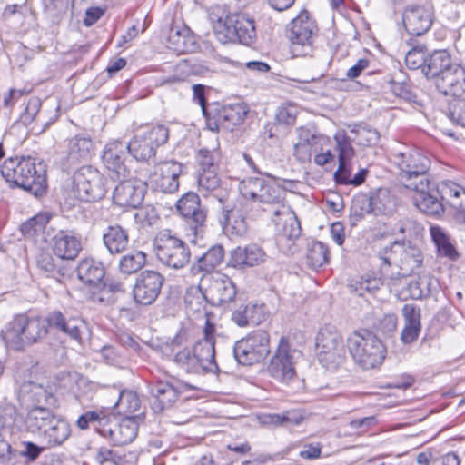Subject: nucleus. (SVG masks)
I'll return each mask as SVG.
<instances>
[{"mask_svg": "<svg viewBox=\"0 0 465 465\" xmlns=\"http://www.w3.org/2000/svg\"><path fill=\"white\" fill-rule=\"evenodd\" d=\"M433 22V11L430 5H411L403 13V25L411 35L420 36L430 28Z\"/></svg>", "mask_w": 465, "mask_h": 465, "instance_id": "obj_22", "label": "nucleus"}, {"mask_svg": "<svg viewBox=\"0 0 465 465\" xmlns=\"http://www.w3.org/2000/svg\"><path fill=\"white\" fill-rule=\"evenodd\" d=\"M302 357V351L293 348L288 338L282 337L267 366V372L274 380L288 383L296 377V365Z\"/></svg>", "mask_w": 465, "mask_h": 465, "instance_id": "obj_7", "label": "nucleus"}, {"mask_svg": "<svg viewBox=\"0 0 465 465\" xmlns=\"http://www.w3.org/2000/svg\"><path fill=\"white\" fill-rule=\"evenodd\" d=\"M201 365H203V371H218V364L215 361V341L210 339L199 340L192 348Z\"/></svg>", "mask_w": 465, "mask_h": 465, "instance_id": "obj_34", "label": "nucleus"}, {"mask_svg": "<svg viewBox=\"0 0 465 465\" xmlns=\"http://www.w3.org/2000/svg\"><path fill=\"white\" fill-rule=\"evenodd\" d=\"M143 419V414L128 415L116 423L108 418L101 436L109 439L115 446L130 444L136 438L139 423Z\"/></svg>", "mask_w": 465, "mask_h": 465, "instance_id": "obj_19", "label": "nucleus"}, {"mask_svg": "<svg viewBox=\"0 0 465 465\" xmlns=\"http://www.w3.org/2000/svg\"><path fill=\"white\" fill-rule=\"evenodd\" d=\"M164 277L153 270H145L136 278L133 287V297L136 303L141 305L153 304L159 296Z\"/></svg>", "mask_w": 465, "mask_h": 465, "instance_id": "obj_18", "label": "nucleus"}, {"mask_svg": "<svg viewBox=\"0 0 465 465\" xmlns=\"http://www.w3.org/2000/svg\"><path fill=\"white\" fill-rule=\"evenodd\" d=\"M37 268L45 272L46 276L55 278L60 281L68 275V268L63 264V261H57L48 252H41L36 257Z\"/></svg>", "mask_w": 465, "mask_h": 465, "instance_id": "obj_39", "label": "nucleus"}, {"mask_svg": "<svg viewBox=\"0 0 465 465\" xmlns=\"http://www.w3.org/2000/svg\"><path fill=\"white\" fill-rule=\"evenodd\" d=\"M260 310L261 308L254 304H242L232 312L231 319L239 327L256 325L261 322Z\"/></svg>", "mask_w": 465, "mask_h": 465, "instance_id": "obj_43", "label": "nucleus"}, {"mask_svg": "<svg viewBox=\"0 0 465 465\" xmlns=\"http://www.w3.org/2000/svg\"><path fill=\"white\" fill-rule=\"evenodd\" d=\"M317 30L315 21L306 10L302 11L291 21L286 35L292 44V51L294 55L306 56L312 52Z\"/></svg>", "mask_w": 465, "mask_h": 465, "instance_id": "obj_10", "label": "nucleus"}, {"mask_svg": "<svg viewBox=\"0 0 465 465\" xmlns=\"http://www.w3.org/2000/svg\"><path fill=\"white\" fill-rule=\"evenodd\" d=\"M140 404L141 401L136 392L124 390L120 392L115 407L119 411L131 414L139 410Z\"/></svg>", "mask_w": 465, "mask_h": 465, "instance_id": "obj_57", "label": "nucleus"}, {"mask_svg": "<svg viewBox=\"0 0 465 465\" xmlns=\"http://www.w3.org/2000/svg\"><path fill=\"white\" fill-rule=\"evenodd\" d=\"M346 360L344 346H338L333 350L318 352L320 364L329 371H336Z\"/></svg>", "mask_w": 465, "mask_h": 465, "instance_id": "obj_47", "label": "nucleus"}, {"mask_svg": "<svg viewBox=\"0 0 465 465\" xmlns=\"http://www.w3.org/2000/svg\"><path fill=\"white\" fill-rule=\"evenodd\" d=\"M456 62L445 49L434 50L429 54V58L423 74L432 83L447 71Z\"/></svg>", "mask_w": 465, "mask_h": 465, "instance_id": "obj_33", "label": "nucleus"}, {"mask_svg": "<svg viewBox=\"0 0 465 465\" xmlns=\"http://www.w3.org/2000/svg\"><path fill=\"white\" fill-rule=\"evenodd\" d=\"M125 143L118 140L109 142L104 147L102 159L114 181L124 179L128 174V169L124 164L129 153Z\"/></svg>", "mask_w": 465, "mask_h": 465, "instance_id": "obj_21", "label": "nucleus"}, {"mask_svg": "<svg viewBox=\"0 0 465 465\" xmlns=\"http://www.w3.org/2000/svg\"><path fill=\"white\" fill-rule=\"evenodd\" d=\"M43 318L45 320L47 332L49 329H51L62 332L74 340H79L81 338V331L79 328L80 321L78 319L68 317L66 313L58 310L48 312Z\"/></svg>", "mask_w": 465, "mask_h": 465, "instance_id": "obj_28", "label": "nucleus"}, {"mask_svg": "<svg viewBox=\"0 0 465 465\" xmlns=\"http://www.w3.org/2000/svg\"><path fill=\"white\" fill-rule=\"evenodd\" d=\"M237 293L236 285L227 275L213 277L206 291V298L213 306L232 302Z\"/></svg>", "mask_w": 465, "mask_h": 465, "instance_id": "obj_25", "label": "nucleus"}, {"mask_svg": "<svg viewBox=\"0 0 465 465\" xmlns=\"http://www.w3.org/2000/svg\"><path fill=\"white\" fill-rule=\"evenodd\" d=\"M102 239L107 252L114 256L123 254L130 245L129 230L118 223L107 226Z\"/></svg>", "mask_w": 465, "mask_h": 465, "instance_id": "obj_29", "label": "nucleus"}, {"mask_svg": "<svg viewBox=\"0 0 465 465\" xmlns=\"http://www.w3.org/2000/svg\"><path fill=\"white\" fill-rule=\"evenodd\" d=\"M264 251L257 244L238 246L231 251L228 265L236 269L257 266L265 261Z\"/></svg>", "mask_w": 465, "mask_h": 465, "instance_id": "obj_27", "label": "nucleus"}, {"mask_svg": "<svg viewBox=\"0 0 465 465\" xmlns=\"http://www.w3.org/2000/svg\"><path fill=\"white\" fill-rule=\"evenodd\" d=\"M50 422L43 437L47 448H54L62 445L70 437L71 429L66 420L56 416Z\"/></svg>", "mask_w": 465, "mask_h": 465, "instance_id": "obj_36", "label": "nucleus"}, {"mask_svg": "<svg viewBox=\"0 0 465 465\" xmlns=\"http://www.w3.org/2000/svg\"><path fill=\"white\" fill-rule=\"evenodd\" d=\"M354 134L357 143L362 146H371L378 143L380 139L379 132L368 124H361L351 129Z\"/></svg>", "mask_w": 465, "mask_h": 465, "instance_id": "obj_54", "label": "nucleus"}, {"mask_svg": "<svg viewBox=\"0 0 465 465\" xmlns=\"http://www.w3.org/2000/svg\"><path fill=\"white\" fill-rule=\"evenodd\" d=\"M430 235L437 247L438 253L440 256L447 257L451 261H456L458 259L459 253L456 248L450 242L449 236L440 227L431 226Z\"/></svg>", "mask_w": 465, "mask_h": 465, "instance_id": "obj_44", "label": "nucleus"}, {"mask_svg": "<svg viewBox=\"0 0 465 465\" xmlns=\"http://www.w3.org/2000/svg\"><path fill=\"white\" fill-rule=\"evenodd\" d=\"M448 116L453 123L465 127V99L451 100L449 103Z\"/></svg>", "mask_w": 465, "mask_h": 465, "instance_id": "obj_59", "label": "nucleus"}, {"mask_svg": "<svg viewBox=\"0 0 465 465\" xmlns=\"http://www.w3.org/2000/svg\"><path fill=\"white\" fill-rule=\"evenodd\" d=\"M330 252L327 245L322 242H312L308 246L307 263L313 269H318L329 263Z\"/></svg>", "mask_w": 465, "mask_h": 465, "instance_id": "obj_46", "label": "nucleus"}, {"mask_svg": "<svg viewBox=\"0 0 465 465\" xmlns=\"http://www.w3.org/2000/svg\"><path fill=\"white\" fill-rule=\"evenodd\" d=\"M279 216L284 217L282 228L279 229L282 236L292 241L298 239L301 235L302 228L296 215L287 207Z\"/></svg>", "mask_w": 465, "mask_h": 465, "instance_id": "obj_51", "label": "nucleus"}, {"mask_svg": "<svg viewBox=\"0 0 465 465\" xmlns=\"http://www.w3.org/2000/svg\"><path fill=\"white\" fill-rule=\"evenodd\" d=\"M404 252V241H394L391 244L381 248L379 252V258L384 264L390 266L395 264L398 266L400 254Z\"/></svg>", "mask_w": 465, "mask_h": 465, "instance_id": "obj_56", "label": "nucleus"}, {"mask_svg": "<svg viewBox=\"0 0 465 465\" xmlns=\"http://www.w3.org/2000/svg\"><path fill=\"white\" fill-rule=\"evenodd\" d=\"M76 272L78 279L83 283L101 288L102 281L105 275V269L101 262L94 258H84L79 262Z\"/></svg>", "mask_w": 465, "mask_h": 465, "instance_id": "obj_31", "label": "nucleus"}, {"mask_svg": "<svg viewBox=\"0 0 465 465\" xmlns=\"http://www.w3.org/2000/svg\"><path fill=\"white\" fill-rule=\"evenodd\" d=\"M2 176L9 183L20 187L35 197L46 193V165L32 157L9 158L0 168Z\"/></svg>", "mask_w": 465, "mask_h": 465, "instance_id": "obj_1", "label": "nucleus"}, {"mask_svg": "<svg viewBox=\"0 0 465 465\" xmlns=\"http://www.w3.org/2000/svg\"><path fill=\"white\" fill-rule=\"evenodd\" d=\"M135 222L142 227L152 226L159 219L158 213L153 205L140 207L134 214Z\"/></svg>", "mask_w": 465, "mask_h": 465, "instance_id": "obj_60", "label": "nucleus"}, {"mask_svg": "<svg viewBox=\"0 0 465 465\" xmlns=\"http://www.w3.org/2000/svg\"><path fill=\"white\" fill-rule=\"evenodd\" d=\"M343 346L340 333L329 328L321 329L316 337V349L318 352L333 350Z\"/></svg>", "mask_w": 465, "mask_h": 465, "instance_id": "obj_50", "label": "nucleus"}, {"mask_svg": "<svg viewBox=\"0 0 465 465\" xmlns=\"http://www.w3.org/2000/svg\"><path fill=\"white\" fill-rule=\"evenodd\" d=\"M270 336L258 330L237 341L233 346V356L241 365H252L264 360L270 352Z\"/></svg>", "mask_w": 465, "mask_h": 465, "instance_id": "obj_11", "label": "nucleus"}, {"mask_svg": "<svg viewBox=\"0 0 465 465\" xmlns=\"http://www.w3.org/2000/svg\"><path fill=\"white\" fill-rule=\"evenodd\" d=\"M107 419L108 417L102 412L88 411L79 416L76 425L80 430H87L92 426L101 435L102 430L106 425Z\"/></svg>", "mask_w": 465, "mask_h": 465, "instance_id": "obj_52", "label": "nucleus"}, {"mask_svg": "<svg viewBox=\"0 0 465 465\" xmlns=\"http://www.w3.org/2000/svg\"><path fill=\"white\" fill-rule=\"evenodd\" d=\"M0 336L10 350L25 351L26 348L39 344L46 338L45 320L41 316L16 314L2 329Z\"/></svg>", "mask_w": 465, "mask_h": 465, "instance_id": "obj_2", "label": "nucleus"}, {"mask_svg": "<svg viewBox=\"0 0 465 465\" xmlns=\"http://www.w3.org/2000/svg\"><path fill=\"white\" fill-rule=\"evenodd\" d=\"M153 246L157 259L170 268L182 269L190 262L189 247L169 229L157 233Z\"/></svg>", "mask_w": 465, "mask_h": 465, "instance_id": "obj_6", "label": "nucleus"}, {"mask_svg": "<svg viewBox=\"0 0 465 465\" xmlns=\"http://www.w3.org/2000/svg\"><path fill=\"white\" fill-rule=\"evenodd\" d=\"M372 214H390L394 211L395 200L386 189H379L371 194Z\"/></svg>", "mask_w": 465, "mask_h": 465, "instance_id": "obj_48", "label": "nucleus"}, {"mask_svg": "<svg viewBox=\"0 0 465 465\" xmlns=\"http://www.w3.org/2000/svg\"><path fill=\"white\" fill-rule=\"evenodd\" d=\"M439 191L442 199H446L453 209L465 205V189L460 184L450 180L443 181Z\"/></svg>", "mask_w": 465, "mask_h": 465, "instance_id": "obj_45", "label": "nucleus"}, {"mask_svg": "<svg viewBox=\"0 0 465 465\" xmlns=\"http://www.w3.org/2000/svg\"><path fill=\"white\" fill-rule=\"evenodd\" d=\"M222 29L217 31L220 41L232 42L250 45L256 39V29L253 18L244 14H232L225 17Z\"/></svg>", "mask_w": 465, "mask_h": 465, "instance_id": "obj_12", "label": "nucleus"}, {"mask_svg": "<svg viewBox=\"0 0 465 465\" xmlns=\"http://www.w3.org/2000/svg\"><path fill=\"white\" fill-rule=\"evenodd\" d=\"M53 253L61 261H74L83 250L82 237L74 230H59L50 241Z\"/></svg>", "mask_w": 465, "mask_h": 465, "instance_id": "obj_20", "label": "nucleus"}, {"mask_svg": "<svg viewBox=\"0 0 465 465\" xmlns=\"http://www.w3.org/2000/svg\"><path fill=\"white\" fill-rule=\"evenodd\" d=\"M432 280L429 275L419 276L406 287L408 297L413 300L427 298L431 293Z\"/></svg>", "mask_w": 465, "mask_h": 465, "instance_id": "obj_53", "label": "nucleus"}, {"mask_svg": "<svg viewBox=\"0 0 465 465\" xmlns=\"http://www.w3.org/2000/svg\"><path fill=\"white\" fill-rule=\"evenodd\" d=\"M185 166L174 160L162 161L150 171L145 185L163 193L178 191L179 178L184 173Z\"/></svg>", "mask_w": 465, "mask_h": 465, "instance_id": "obj_13", "label": "nucleus"}, {"mask_svg": "<svg viewBox=\"0 0 465 465\" xmlns=\"http://www.w3.org/2000/svg\"><path fill=\"white\" fill-rule=\"evenodd\" d=\"M429 54L423 45H417L411 48L405 55V64L410 70L423 69L427 64Z\"/></svg>", "mask_w": 465, "mask_h": 465, "instance_id": "obj_55", "label": "nucleus"}, {"mask_svg": "<svg viewBox=\"0 0 465 465\" xmlns=\"http://www.w3.org/2000/svg\"><path fill=\"white\" fill-rule=\"evenodd\" d=\"M147 255L141 250H133L123 255L118 263L119 272L124 275H132L139 272L146 263Z\"/></svg>", "mask_w": 465, "mask_h": 465, "instance_id": "obj_41", "label": "nucleus"}, {"mask_svg": "<svg viewBox=\"0 0 465 465\" xmlns=\"http://www.w3.org/2000/svg\"><path fill=\"white\" fill-rule=\"evenodd\" d=\"M119 181L113 193L114 203L122 207L138 208L144 198V185L129 180Z\"/></svg>", "mask_w": 465, "mask_h": 465, "instance_id": "obj_26", "label": "nucleus"}, {"mask_svg": "<svg viewBox=\"0 0 465 465\" xmlns=\"http://www.w3.org/2000/svg\"><path fill=\"white\" fill-rule=\"evenodd\" d=\"M298 134L299 140L312 150H317L318 145H321L326 140V136L309 128H300Z\"/></svg>", "mask_w": 465, "mask_h": 465, "instance_id": "obj_62", "label": "nucleus"}, {"mask_svg": "<svg viewBox=\"0 0 465 465\" xmlns=\"http://www.w3.org/2000/svg\"><path fill=\"white\" fill-rule=\"evenodd\" d=\"M248 114V109L243 104H213L205 115L208 128L213 132L220 129L232 131L241 124Z\"/></svg>", "mask_w": 465, "mask_h": 465, "instance_id": "obj_15", "label": "nucleus"}, {"mask_svg": "<svg viewBox=\"0 0 465 465\" xmlns=\"http://www.w3.org/2000/svg\"><path fill=\"white\" fill-rule=\"evenodd\" d=\"M93 142L86 134H77L69 141L68 160L72 163L87 161L91 156Z\"/></svg>", "mask_w": 465, "mask_h": 465, "instance_id": "obj_40", "label": "nucleus"}, {"mask_svg": "<svg viewBox=\"0 0 465 465\" xmlns=\"http://www.w3.org/2000/svg\"><path fill=\"white\" fill-rule=\"evenodd\" d=\"M423 261L420 249L410 241H404V252L400 254L398 266L404 271V275L409 276L418 269Z\"/></svg>", "mask_w": 465, "mask_h": 465, "instance_id": "obj_38", "label": "nucleus"}, {"mask_svg": "<svg viewBox=\"0 0 465 465\" xmlns=\"http://www.w3.org/2000/svg\"><path fill=\"white\" fill-rule=\"evenodd\" d=\"M58 386L66 391L74 390L75 384L84 382V378L76 371H62L57 376Z\"/></svg>", "mask_w": 465, "mask_h": 465, "instance_id": "obj_64", "label": "nucleus"}, {"mask_svg": "<svg viewBox=\"0 0 465 465\" xmlns=\"http://www.w3.org/2000/svg\"><path fill=\"white\" fill-rule=\"evenodd\" d=\"M433 84L438 91L445 95H461L465 93V67L456 62Z\"/></svg>", "mask_w": 465, "mask_h": 465, "instance_id": "obj_24", "label": "nucleus"}, {"mask_svg": "<svg viewBox=\"0 0 465 465\" xmlns=\"http://www.w3.org/2000/svg\"><path fill=\"white\" fill-rule=\"evenodd\" d=\"M223 247L221 244H215L198 258V268L202 272H210L223 262Z\"/></svg>", "mask_w": 465, "mask_h": 465, "instance_id": "obj_49", "label": "nucleus"}, {"mask_svg": "<svg viewBox=\"0 0 465 465\" xmlns=\"http://www.w3.org/2000/svg\"><path fill=\"white\" fill-rule=\"evenodd\" d=\"M404 327L401 332L403 344H411L419 337L421 331L420 310L414 304H405L402 308Z\"/></svg>", "mask_w": 465, "mask_h": 465, "instance_id": "obj_32", "label": "nucleus"}, {"mask_svg": "<svg viewBox=\"0 0 465 465\" xmlns=\"http://www.w3.org/2000/svg\"><path fill=\"white\" fill-rule=\"evenodd\" d=\"M198 184L201 190L210 193L218 202L224 201L230 196L229 191L221 185L216 170L202 171L198 177Z\"/></svg>", "mask_w": 465, "mask_h": 465, "instance_id": "obj_35", "label": "nucleus"}, {"mask_svg": "<svg viewBox=\"0 0 465 465\" xmlns=\"http://www.w3.org/2000/svg\"><path fill=\"white\" fill-rule=\"evenodd\" d=\"M173 361L179 368L187 373H204L203 365H201L192 348L180 350L174 354Z\"/></svg>", "mask_w": 465, "mask_h": 465, "instance_id": "obj_42", "label": "nucleus"}, {"mask_svg": "<svg viewBox=\"0 0 465 465\" xmlns=\"http://www.w3.org/2000/svg\"><path fill=\"white\" fill-rule=\"evenodd\" d=\"M347 347L354 362L363 370L380 367L386 356L385 345L376 334L367 329L350 334Z\"/></svg>", "mask_w": 465, "mask_h": 465, "instance_id": "obj_3", "label": "nucleus"}, {"mask_svg": "<svg viewBox=\"0 0 465 465\" xmlns=\"http://www.w3.org/2000/svg\"><path fill=\"white\" fill-rule=\"evenodd\" d=\"M394 164L400 170L401 183L405 188H417V184L423 185V181L430 179L428 171L430 160L420 151L415 148L405 147L397 150L392 154Z\"/></svg>", "mask_w": 465, "mask_h": 465, "instance_id": "obj_4", "label": "nucleus"}, {"mask_svg": "<svg viewBox=\"0 0 465 465\" xmlns=\"http://www.w3.org/2000/svg\"><path fill=\"white\" fill-rule=\"evenodd\" d=\"M417 184V188H408L415 192L412 198L413 204L422 213L439 216L444 213L443 204L434 195V192H440L436 189L435 183L430 179Z\"/></svg>", "mask_w": 465, "mask_h": 465, "instance_id": "obj_23", "label": "nucleus"}, {"mask_svg": "<svg viewBox=\"0 0 465 465\" xmlns=\"http://www.w3.org/2000/svg\"><path fill=\"white\" fill-rule=\"evenodd\" d=\"M297 114V106L292 104H287L278 107L275 118L278 124L290 126L295 124Z\"/></svg>", "mask_w": 465, "mask_h": 465, "instance_id": "obj_61", "label": "nucleus"}, {"mask_svg": "<svg viewBox=\"0 0 465 465\" xmlns=\"http://www.w3.org/2000/svg\"><path fill=\"white\" fill-rule=\"evenodd\" d=\"M169 139V129L155 125L140 134H136L126 143L128 153L137 161L149 162L156 155L157 148L165 144Z\"/></svg>", "mask_w": 465, "mask_h": 465, "instance_id": "obj_8", "label": "nucleus"}, {"mask_svg": "<svg viewBox=\"0 0 465 465\" xmlns=\"http://www.w3.org/2000/svg\"><path fill=\"white\" fill-rule=\"evenodd\" d=\"M219 223L224 232L242 236L248 232L249 204L245 202H233L230 198L220 201Z\"/></svg>", "mask_w": 465, "mask_h": 465, "instance_id": "obj_14", "label": "nucleus"}, {"mask_svg": "<svg viewBox=\"0 0 465 465\" xmlns=\"http://www.w3.org/2000/svg\"><path fill=\"white\" fill-rule=\"evenodd\" d=\"M179 213L187 220L188 225L195 236L203 233L207 223V210L202 206L197 193L188 192L176 203Z\"/></svg>", "mask_w": 465, "mask_h": 465, "instance_id": "obj_17", "label": "nucleus"}, {"mask_svg": "<svg viewBox=\"0 0 465 465\" xmlns=\"http://www.w3.org/2000/svg\"><path fill=\"white\" fill-rule=\"evenodd\" d=\"M73 183L76 197L84 202L99 201L108 190L106 179L90 165L82 166L74 173Z\"/></svg>", "mask_w": 465, "mask_h": 465, "instance_id": "obj_9", "label": "nucleus"}, {"mask_svg": "<svg viewBox=\"0 0 465 465\" xmlns=\"http://www.w3.org/2000/svg\"><path fill=\"white\" fill-rule=\"evenodd\" d=\"M335 150L338 152V160L352 159L355 155V150L351 145V139L345 131H338L334 134Z\"/></svg>", "mask_w": 465, "mask_h": 465, "instance_id": "obj_58", "label": "nucleus"}, {"mask_svg": "<svg viewBox=\"0 0 465 465\" xmlns=\"http://www.w3.org/2000/svg\"><path fill=\"white\" fill-rule=\"evenodd\" d=\"M270 180L261 177H250L242 182L245 194L253 200L268 205L265 212L279 216L285 208L284 189L276 183V178L269 173H265Z\"/></svg>", "mask_w": 465, "mask_h": 465, "instance_id": "obj_5", "label": "nucleus"}, {"mask_svg": "<svg viewBox=\"0 0 465 465\" xmlns=\"http://www.w3.org/2000/svg\"><path fill=\"white\" fill-rule=\"evenodd\" d=\"M167 47L178 54L194 52L196 42L190 28L185 25L172 26L167 35Z\"/></svg>", "mask_w": 465, "mask_h": 465, "instance_id": "obj_30", "label": "nucleus"}, {"mask_svg": "<svg viewBox=\"0 0 465 465\" xmlns=\"http://www.w3.org/2000/svg\"><path fill=\"white\" fill-rule=\"evenodd\" d=\"M187 384L180 381L158 380L148 384L151 406L155 413L170 409L184 391Z\"/></svg>", "mask_w": 465, "mask_h": 465, "instance_id": "obj_16", "label": "nucleus"}, {"mask_svg": "<svg viewBox=\"0 0 465 465\" xmlns=\"http://www.w3.org/2000/svg\"><path fill=\"white\" fill-rule=\"evenodd\" d=\"M54 417L49 409L36 407L27 413L25 426L29 431L43 436Z\"/></svg>", "mask_w": 465, "mask_h": 465, "instance_id": "obj_37", "label": "nucleus"}, {"mask_svg": "<svg viewBox=\"0 0 465 465\" xmlns=\"http://www.w3.org/2000/svg\"><path fill=\"white\" fill-rule=\"evenodd\" d=\"M42 105V102L37 97H32L29 99L25 112L22 114L20 117V121L24 125L31 124L36 118L40 107Z\"/></svg>", "mask_w": 465, "mask_h": 465, "instance_id": "obj_63", "label": "nucleus"}]
</instances>
